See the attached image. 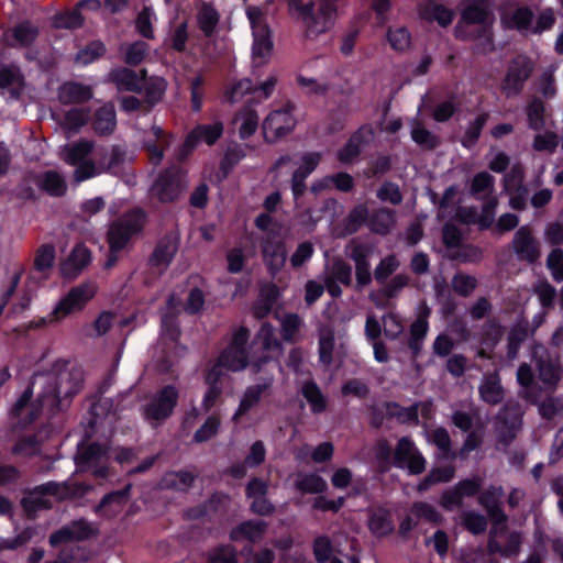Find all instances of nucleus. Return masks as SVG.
<instances>
[{
	"label": "nucleus",
	"instance_id": "nucleus-4",
	"mask_svg": "<svg viewBox=\"0 0 563 563\" xmlns=\"http://www.w3.org/2000/svg\"><path fill=\"white\" fill-rule=\"evenodd\" d=\"M493 22L494 16L487 0H467L456 33L459 36H468L476 32L477 37L489 42Z\"/></svg>",
	"mask_w": 563,
	"mask_h": 563
},
{
	"label": "nucleus",
	"instance_id": "nucleus-15",
	"mask_svg": "<svg viewBox=\"0 0 563 563\" xmlns=\"http://www.w3.org/2000/svg\"><path fill=\"white\" fill-rule=\"evenodd\" d=\"M185 186L184 174L178 169L167 170L153 186V194L163 202L174 201Z\"/></svg>",
	"mask_w": 563,
	"mask_h": 563
},
{
	"label": "nucleus",
	"instance_id": "nucleus-55",
	"mask_svg": "<svg viewBox=\"0 0 563 563\" xmlns=\"http://www.w3.org/2000/svg\"><path fill=\"white\" fill-rule=\"evenodd\" d=\"M104 52V44L100 41H93L78 52L76 62L80 65H88L101 57Z\"/></svg>",
	"mask_w": 563,
	"mask_h": 563
},
{
	"label": "nucleus",
	"instance_id": "nucleus-9",
	"mask_svg": "<svg viewBox=\"0 0 563 563\" xmlns=\"http://www.w3.org/2000/svg\"><path fill=\"white\" fill-rule=\"evenodd\" d=\"M110 459V452L108 449H103L101 445L84 444L78 449L76 455L77 466L85 471L91 470L96 477H106L108 475V468L106 464Z\"/></svg>",
	"mask_w": 563,
	"mask_h": 563
},
{
	"label": "nucleus",
	"instance_id": "nucleus-20",
	"mask_svg": "<svg viewBox=\"0 0 563 563\" xmlns=\"http://www.w3.org/2000/svg\"><path fill=\"white\" fill-rule=\"evenodd\" d=\"M223 130L224 125L220 120H216L211 123L199 124L187 136L185 146L192 148L199 143L212 145L221 137Z\"/></svg>",
	"mask_w": 563,
	"mask_h": 563
},
{
	"label": "nucleus",
	"instance_id": "nucleus-8",
	"mask_svg": "<svg viewBox=\"0 0 563 563\" xmlns=\"http://www.w3.org/2000/svg\"><path fill=\"white\" fill-rule=\"evenodd\" d=\"M96 291L97 287L92 283H85L73 287L52 311L53 321H60L73 313L81 311L95 296Z\"/></svg>",
	"mask_w": 563,
	"mask_h": 563
},
{
	"label": "nucleus",
	"instance_id": "nucleus-7",
	"mask_svg": "<svg viewBox=\"0 0 563 563\" xmlns=\"http://www.w3.org/2000/svg\"><path fill=\"white\" fill-rule=\"evenodd\" d=\"M178 401V390L174 386H165L154 394L143 408V417L151 424H157L172 416Z\"/></svg>",
	"mask_w": 563,
	"mask_h": 563
},
{
	"label": "nucleus",
	"instance_id": "nucleus-3",
	"mask_svg": "<svg viewBox=\"0 0 563 563\" xmlns=\"http://www.w3.org/2000/svg\"><path fill=\"white\" fill-rule=\"evenodd\" d=\"M144 224L145 214L141 210H133L110 225L107 234L110 255L104 264L106 268L109 269L115 264V254L129 245L131 239L142 231Z\"/></svg>",
	"mask_w": 563,
	"mask_h": 563
},
{
	"label": "nucleus",
	"instance_id": "nucleus-43",
	"mask_svg": "<svg viewBox=\"0 0 563 563\" xmlns=\"http://www.w3.org/2000/svg\"><path fill=\"white\" fill-rule=\"evenodd\" d=\"M334 332L330 328H322L319 331L318 352L321 363L329 365L333 358Z\"/></svg>",
	"mask_w": 563,
	"mask_h": 563
},
{
	"label": "nucleus",
	"instance_id": "nucleus-5",
	"mask_svg": "<svg viewBox=\"0 0 563 563\" xmlns=\"http://www.w3.org/2000/svg\"><path fill=\"white\" fill-rule=\"evenodd\" d=\"M246 15L253 31L252 62L253 67L256 68L269 58L273 43L264 10L258 7H250L246 10Z\"/></svg>",
	"mask_w": 563,
	"mask_h": 563
},
{
	"label": "nucleus",
	"instance_id": "nucleus-60",
	"mask_svg": "<svg viewBox=\"0 0 563 563\" xmlns=\"http://www.w3.org/2000/svg\"><path fill=\"white\" fill-rule=\"evenodd\" d=\"M399 266V262L394 255H389L380 261L374 271V277L378 283H384Z\"/></svg>",
	"mask_w": 563,
	"mask_h": 563
},
{
	"label": "nucleus",
	"instance_id": "nucleus-56",
	"mask_svg": "<svg viewBox=\"0 0 563 563\" xmlns=\"http://www.w3.org/2000/svg\"><path fill=\"white\" fill-rule=\"evenodd\" d=\"M194 482V475L189 472H170L167 473L163 478V484L166 487L175 488L178 490H185Z\"/></svg>",
	"mask_w": 563,
	"mask_h": 563
},
{
	"label": "nucleus",
	"instance_id": "nucleus-41",
	"mask_svg": "<svg viewBox=\"0 0 563 563\" xmlns=\"http://www.w3.org/2000/svg\"><path fill=\"white\" fill-rule=\"evenodd\" d=\"M495 179L487 172L476 174L471 181V194L477 199L492 198L494 191Z\"/></svg>",
	"mask_w": 563,
	"mask_h": 563
},
{
	"label": "nucleus",
	"instance_id": "nucleus-35",
	"mask_svg": "<svg viewBox=\"0 0 563 563\" xmlns=\"http://www.w3.org/2000/svg\"><path fill=\"white\" fill-rule=\"evenodd\" d=\"M178 250L177 241L174 238H168L159 242L156 246L153 256L152 264L158 268H165L174 258Z\"/></svg>",
	"mask_w": 563,
	"mask_h": 563
},
{
	"label": "nucleus",
	"instance_id": "nucleus-11",
	"mask_svg": "<svg viewBox=\"0 0 563 563\" xmlns=\"http://www.w3.org/2000/svg\"><path fill=\"white\" fill-rule=\"evenodd\" d=\"M295 125L296 120L292 115V107L287 104L266 117L263 122L264 136L268 142H275L277 139L289 133Z\"/></svg>",
	"mask_w": 563,
	"mask_h": 563
},
{
	"label": "nucleus",
	"instance_id": "nucleus-33",
	"mask_svg": "<svg viewBox=\"0 0 563 563\" xmlns=\"http://www.w3.org/2000/svg\"><path fill=\"white\" fill-rule=\"evenodd\" d=\"M23 274L24 266L22 264H13L8 268L7 283L3 286L2 295L0 298V316L3 312L5 305L14 294Z\"/></svg>",
	"mask_w": 563,
	"mask_h": 563
},
{
	"label": "nucleus",
	"instance_id": "nucleus-39",
	"mask_svg": "<svg viewBox=\"0 0 563 563\" xmlns=\"http://www.w3.org/2000/svg\"><path fill=\"white\" fill-rule=\"evenodd\" d=\"M256 339L261 343L263 350L271 353V357L282 354L283 345L271 324L263 323Z\"/></svg>",
	"mask_w": 563,
	"mask_h": 563
},
{
	"label": "nucleus",
	"instance_id": "nucleus-49",
	"mask_svg": "<svg viewBox=\"0 0 563 563\" xmlns=\"http://www.w3.org/2000/svg\"><path fill=\"white\" fill-rule=\"evenodd\" d=\"M303 397L309 402L314 413H320L325 409V399L320 389L313 382L306 383L301 388Z\"/></svg>",
	"mask_w": 563,
	"mask_h": 563
},
{
	"label": "nucleus",
	"instance_id": "nucleus-45",
	"mask_svg": "<svg viewBox=\"0 0 563 563\" xmlns=\"http://www.w3.org/2000/svg\"><path fill=\"white\" fill-rule=\"evenodd\" d=\"M220 378L221 372H217V366H212L206 376V383L209 385L202 402L206 410H209L216 404L218 397L221 394V388L218 386Z\"/></svg>",
	"mask_w": 563,
	"mask_h": 563
},
{
	"label": "nucleus",
	"instance_id": "nucleus-31",
	"mask_svg": "<svg viewBox=\"0 0 563 563\" xmlns=\"http://www.w3.org/2000/svg\"><path fill=\"white\" fill-rule=\"evenodd\" d=\"M481 398L490 405L499 404L504 398V390L497 374L484 377L479 385Z\"/></svg>",
	"mask_w": 563,
	"mask_h": 563
},
{
	"label": "nucleus",
	"instance_id": "nucleus-50",
	"mask_svg": "<svg viewBox=\"0 0 563 563\" xmlns=\"http://www.w3.org/2000/svg\"><path fill=\"white\" fill-rule=\"evenodd\" d=\"M89 120V113L84 109H71L65 113L62 125L70 133H77Z\"/></svg>",
	"mask_w": 563,
	"mask_h": 563
},
{
	"label": "nucleus",
	"instance_id": "nucleus-1",
	"mask_svg": "<svg viewBox=\"0 0 563 563\" xmlns=\"http://www.w3.org/2000/svg\"><path fill=\"white\" fill-rule=\"evenodd\" d=\"M84 382L82 371L68 363L51 373L35 375L33 382L14 405L13 412L24 423L32 422L41 410L53 413L63 409L78 394Z\"/></svg>",
	"mask_w": 563,
	"mask_h": 563
},
{
	"label": "nucleus",
	"instance_id": "nucleus-34",
	"mask_svg": "<svg viewBox=\"0 0 563 563\" xmlns=\"http://www.w3.org/2000/svg\"><path fill=\"white\" fill-rule=\"evenodd\" d=\"M260 117L258 114L249 106L243 108L235 118V123L238 124V130L241 139H247L258 128Z\"/></svg>",
	"mask_w": 563,
	"mask_h": 563
},
{
	"label": "nucleus",
	"instance_id": "nucleus-52",
	"mask_svg": "<svg viewBox=\"0 0 563 563\" xmlns=\"http://www.w3.org/2000/svg\"><path fill=\"white\" fill-rule=\"evenodd\" d=\"M55 262V249L53 245L45 244L37 249L34 267L37 272L45 273L49 271Z\"/></svg>",
	"mask_w": 563,
	"mask_h": 563
},
{
	"label": "nucleus",
	"instance_id": "nucleus-19",
	"mask_svg": "<svg viewBox=\"0 0 563 563\" xmlns=\"http://www.w3.org/2000/svg\"><path fill=\"white\" fill-rule=\"evenodd\" d=\"M123 151L114 146L102 154L96 163L84 165L79 170L80 178H91L117 167L123 161Z\"/></svg>",
	"mask_w": 563,
	"mask_h": 563
},
{
	"label": "nucleus",
	"instance_id": "nucleus-44",
	"mask_svg": "<svg viewBox=\"0 0 563 563\" xmlns=\"http://www.w3.org/2000/svg\"><path fill=\"white\" fill-rule=\"evenodd\" d=\"M368 527L371 531L378 537L386 536L394 529L393 522L389 519V514L384 509L372 511Z\"/></svg>",
	"mask_w": 563,
	"mask_h": 563
},
{
	"label": "nucleus",
	"instance_id": "nucleus-26",
	"mask_svg": "<svg viewBox=\"0 0 563 563\" xmlns=\"http://www.w3.org/2000/svg\"><path fill=\"white\" fill-rule=\"evenodd\" d=\"M503 496L501 487H490L479 496V504L486 509L494 525L506 521L505 514L500 510L498 501Z\"/></svg>",
	"mask_w": 563,
	"mask_h": 563
},
{
	"label": "nucleus",
	"instance_id": "nucleus-38",
	"mask_svg": "<svg viewBox=\"0 0 563 563\" xmlns=\"http://www.w3.org/2000/svg\"><path fill=\"white\" fill-rule=\"evenodd\" d=\"M533 372L529 364L522 363L517 371V382L523 387L522 397L533 404L539 400L537 386L533 385Z\"/></svg>",
	"mask_w": 563,
	"mask_h": 563
},
{
	"label": "nucleus",
	"instance_id": "nucleus-16",
	"mask_svg": "<svg viewBox=\"0 0 563 563\" xmlns=\"http://www.w3.org/2000/svg\"><path fill=\"white\" fill-rule=\"evenodd\" d=\"M93 142L88 140H80L74 144L64 146L60 150V158L71 166H76L74 177L77 181L86 180L87 178L79 177V170L84 165L96 163L89 159L88 156L93 150Z\"/></svg>",
	"mask_w": 563,
	"mask_h": 563
},
{
	"label": "nucleus",
	"instance_id": "nucleus-21",
	"mask_svg": "<svg viewBox=\"0 0 563 563\" xmlns=\"http://www.w3.org/2000/svg\"><path fill=\"white\" fill-rule=\"evenodd\" d=\"M145 77V70H141L140 74H137L125 67L113 69L109 73V80L113 82L119 90L132 92L141 91Z\"/></svg>",
	"mask_w": 563,
	"mask_h": 563
},
{
	"label": "nucleus",
	"instance_id": "nucleus-59",
	"mask_svg": "<svg viewBox=\"0 0 563 563\" xmlns=\"http://www.w3.org/2000/svg\"><path fill=\"white\" fill-rule=\"evenodd\" d=\"M154 20H155V13L148 7H145L139 13L137 19H136V29L142 36H144L146 38L153 37L152 23Z\"/></svg>",
	"mask_w": 563,
	"mask_h": 563
},
{
	"label": "nucleus",
	"instance_id": "nucleus-40",
	"mask_svg": "<svg viewBox=\"0 0 563 563\" xmlns=\"http://www.w3.org/2000/svg\"><path fill=\"white\" fill-rule=\"evenodd\" d=\"M511 177L518 178L519 180H521V178H522L521 167H519V166L512 167L510 174H508L506 176L505 190L510 195L509 206L515 210H522L526 207L527 190L523 187L519 186L515 191H512L510 188V185H509Z\"/></svg>",
	"mask_w": 563,
	"mask_h": 563
},
{
	"label": "nucleus",
	"instance_id": "nucleus-36",
	"mask_svg": "<svg viewBox=\"0 0 563 563\" xmlns=\"http://www.w3.org/2000/svg\"><path fill=\"white\" fill-rule=\"evenodd\" d=\"M295 486L303 494H320L327 490V482L316 473H299Z\"/></svg>",
	"mask_w": 563,
	"mask_h": 563
},
{
	"label": "nucleus",
	"instance_id": "nucleus-63",
	"mask_svg": "<svg viewBox=\"0 0 563 563\" xmlns=\"http://www.w3.org/2000/svg\"><path fill=\"white\" fill-rule=\"evenodd\" d=\"M411 137L417 144L424 148H434L438 145L437 137L419 123L412 128Z\"/></svg>",
	"mask_w": 563,
	"mask_h": 563
},
{
	"label": "nucleus",
	"instance_id": "nucleus-58",
	"mask_svg": "<svg viewBox=\"0 0 563 563\" xmlns=\"http://www.w3.org/2000/svg\"><path fill=\"white\" fill-rule=\"evenodd\" d=\"M296 80L300 89L307 95L324 96L328 91V86L314 78L298 75Z\"/></svg>",
	"mask_w": 563,
	"mask_h": 563
},
{
	"label": "nucleus",
	"instance_id": "nucleus-17",
	"mask_svg": "<svg viewBox=\"0 0 563 563\" xmlns=\"http://www.w3.org/2000/svg\"><path fill=\"white\" fill-rule=\"evenodd\" d=\"M274 376L265 377L263 383L251 385L243 391L239 406L232 416L234 422H239L242 417L246 416L261 401L262 396L271 388Z\"/></svg>",
	"mask_w": 563,
	"mask_h": 563
},
{
	"label": "nucleus",
	"instance_id": "nucleus-37",
	"mask_svg": "<svg viewBox=\"0 0 563 563\" xmlns=\"http://www.w3.org/2000/svg\"><path fill=\"white\" fill-rule=\"evenodd\" d=\"M23 87V77L20 69L14 66H3L0 69V88L8 89L13 97H18Z\"/></svg>",
	"mask_w": 563,
	"mask_h": 563
},
{
	"label": "nucleus",
	"instance_id": "nucleus-6",
	"mask_svg": "<svg viewBox=\"0 0 563 563\" xmlns=\"http://www.w3.org/2000/svg\"><path fill=\"white\" fill-rule=\"evenodd\" d=\"M531 356L536 366L537 377L542 384L543 389L549 393L556 390L563 375L560 361L552 357L548 350L541 344L532 346Z\"/></svg>",
	"mask_w": 563,
	"mask_h": 563
},
{
	"label": "nucleus",
	"instance_id": "nucleus-29",
	"mask_svg": "<svg viewBox=\"0 0 563 563\" xmlns=\"http://www.w3.org/2000/svg\"><path fill=\"white\" fill-rule=\"evenodd\" d=\"M151 134L154 140L146 141V148L148 152L150 159L153 164L157 165L163 159L164 150L169 146V135H167L163 129L158 125L151 128Z\"/></svg>",
	"mask_w": 563,
	"mask_h": 563
},
{
	"label": "nucleus",
	"instance_id": "nucleus-14",
	"mask_svg": "<svg viewBox=\"0 0 563 563\" xmlns=\"http://www.w3.org/2000/svg\"><path fill=\"white\" fill-rule=\"evenodd\" d=\"M322 158L321 153L307 152L299 156L291 177V191L295 198L300 197L306 189L307 177L314 172Z\"/></svg>",
	"mask_w": 563,
	"mask_h": 563
},
{
	"label": "nucleus",
	"instance_id": "nucleus-30",
	"mask_svg": "<svg viewBox=\"0 0 563 563\" xmlns=\"http://www.w3.org/2000/svg\"><path fill=\"white\" fill-rule=\"evenodd\" d=\"M36 185L51 196H63L67 186L65 178L55 170H47L35 178Z\"/></svg>",
	"mask_w": 563,
	"mask_h": 563
},
{
	"label": "nucleus",
	"instance_id": "nucleus-46",
	"mask_svg": "<svg viewBox=\"0 0 563 563\" xmlns=\"http://www.w3.org/2000/svg\"><path fill=\"white\" fill-rule=\"evenodd\" d=\"M253 76L256 78V81L253 82V98L260 101L269 98L277 85L278 76L275 73H271L263 80H257L258 76L255 70H253Z\"/></svg>",
	"mask_w": 563,
	"mask_h": 563
},
{
	"label": "nucleus",
	"instance_id": "nucleus-28",
	"mask_svg": "<svg viewBox=\"0 0 563 563\" xmlns=\"http://www.w3.org/2000/svg\"><path fill=\"white\" fill-rule=\"evenodd\" d=\"M246 365L247 361L245 350H234L227 347L213 366H217V372H221L222 376L223 369L238 372L245 368Z\"/></svg>",
	"mask_w": 563,
	"mask_h": 563
},
{
	"label": "nucleus",
	"instance_id": "nucleus-51",
	"mask_svg": "<svg viewBox=\"0 0 563 563\" xmlns=\"http://www.w3.org/2000/svg\"><path fill=\"white\" fill-rule=\"evenodd\" d=\"M324 277L331 278L332 280L341 283L343 285H350L352 279V268L345 262L336 260L325 271Z\"/></svg>",
	"mask_w": 563,
	"mask_h": 563
},
{
	"label": "nucleus",
	"instance_id": "nucleus-64",
	"mask_svg": "<svg viewBox=\"0 0 563 563\" xmlns=\"http://www.w3.org/2000/svg\"><path fill=\"white\" fill-rule=\"evenodd\" d=\"M547 265L556 282L563 280V252L560 249L549 254Z\"/></svg>",
	"mask_w": 563,
	"mask_h": 563
},
{
	"label": "nucleus",
	"instance_id": "nucleus-2",
	"mask_svg": "<svg viewBox=\"0 0 563 563\" xmlns=\"http://www.w3.org/2000/svg\"><path fill=\"white\" fill-rule=\"evenodd\" d=\"M291 5L307 38L312 40L327 33L334 24L336 7L331 1L292 0Z\"/></svg>",
	"mask_w": 563,
	"mask_h": 563
},
{
	"label": "nucleus",
	"instance_id": "nucleus-62",
	"mask_svg": "<svg viewBox=\"0 0 563 563\" xmlns=\"http://www.w3.org/2000/svg\"><path fill=\"white\" fill-rule=\"evenodd\" d=\"M253 82L251 79H242L235 82L225 91V98L229 102L234 103L241 100L246 93L252 95Z\"/></svg>",
	"mask_w": 563,
	"mask_h": 563
},
{
	"label": "nucleus",
	"instance_id": "nucleus-47",
	"mask_svg": "<svg viewBox=\"0 0 563 563\" xmlns=\"http://www.w3.org/2000/svg\"><path fill=\"white\" fill-rule=\"evenodd\" d=\"M395 225V213L389 209H380L369 220L371 229L379 234L388 233Z\"/></svg>",
	"mask_w": 563,
	"mask_h": 563
},
{
	"label": "nucleus",
	"instance_id": "nucleus-12",
	"mask_svg": "<svg viewBox=\"0 0 563 563\" xmlns=\"http://www.w3.org/2000/svg\"><path fill=\"white\" fill-rule=\"evenodd\" d=\"M532 71V65L526 57L515 58L508 67L505 79L501 84V91L507 97H515L523 88L526 80Z\"/></svg>",
	"mask_w": 563,
	"mask_h": 563
},
{
	"label": "nucleus",
	"instance_id": "nucleus-22",
	"mask_svg": "<svg viewBox=\"0 0 563 563\" xmlns=\"http://www.w3.org/2000/svg\"><path fill=\"white\" fill-rule=\"evenodd\" d=\"M263 257L269 272L274 275L278 273L286 262V250L282 241L267 239L263 246Z\"/></svg>",
	"mask_w": 563,
	"mask_h": 563
},
{
	"label": "nucleus",
	"instance_id": "nucleus-13",
	"mask_svg": "<svg viewBox=\"0 0 563 563\" xmlns=\"http://www.w3.org/2000/svg\"><path fill=\"white\" fill-rule=\"evenodd\" d=\"M521 544V536L518 532H509L503 523L493 526L489 533L488 548L493 553H499L504 556L516 555Z\"/></svg>",
	"mask_w": 563,
	"mask_h": 563
},
{
	"label": "nucleus",
	"instance_id": "nucleus-10",
	"mask_svg": "<svg viewBox=\"0 0 563 563\" xmlns=\"http://www.w3.org/2000/svg\"><path fill=\"white\" fill-rule=\"evenodd\" d=\"M394 464L416 475L421 474L426 470L427 462L413 441L404 437L398 441L395 448Z\"/></svg>",
	"mask_w": 563,
	"mask_h": 563
},
{
	"label": "nucleus",
	"instance_id": "nucleus-61",
	"mask_svg": "<svg viewBox=\"0 0 563 563\" xmlns=\"http://www.w3.org/2000/svg\"><path fill=\"white\" fill-rule=\"evenodd\" d=\"M301 327V320L297 314H287L282 319L283 338L287 342H292Z\"/></svg>",
	"mask_w": 563,
	"mask_h": 563
},
{
	"label": "nucleus",
	"instance_id": "nucleus-48",
	"mask_svg": "<svg viewBox=\"0 0 563 563\" xmlns=\"http://www.w3.org/2000/svg\"><path fill=\"white\" fill-rule=\"evenodd\" d=\"M143 86L146 102L155 104L162 100L167 88V82L164 78L154 76L148 78L145 82L143 81Z\"/></svg>",
	"mask_w": 563,
	"mask_h": 563
},
{
	"label": "nucleus",
	"instance_id": "nucleus-54",
	"mask_svg": "<svg viewBox=\"0 0 563 563\" xmlns=\"http://www.w3.org/2000/svg\"><path fill=\"white\" fill-rule=\"evenodd\" d=\"M219 21L217 11L210 5L203 4L198 12V24L200 30L206 34L210 35Z\"/></svg>",
	"mask_w": 563,
	"mask_h": 563
},
{
	"label": "nucleus",
	"instance_id": "nucleus-25",
	"mask_svg": "<svg viewBox=\"0 0 563 563\" xmlns=\"http://www.w3.org/2000/svg\"><path fill=\"white\" fill-rule=\"evenodd\" d=\"M92 90L89 86L68 81L59 87L58 98L63 103H82L92 98Z\"/></svg>",
	"mask_w": 563,
	"mask_h": 563
},
{
	"label": "nucleus",
	"instance_id": "nucleus-53",
	"mask_svg": "<svg viewBox=\"0 0 563 563\" xmlns=\"http://www.w3.org/2000/svg\"><path fill=\"white\" fill-rule=\"evenodd\" d=\"M529 128L539 131L544 128V104L539 99H533L527 107Z\"/></svg>",
	"mask_w": 563,
	"mask_h": 563
},
{
	"label": "nucleus",
	"instance_id": "nucleus-32",
	"mask_svg": "<svg viewBox=\"0 0 563 563\" xmlns=\"http://www.w3.org/2000/svg\"><path fill=\"white\" fill-rule=\"evenodd\" d=\"M130 489L131 487L126 486L122 490H118L104 496L98 506L97 511H103V514L109 517L119 514L128 501Z\"/></svg>",
	"mask_w": 563,
	"mask_h": 563
},
{
	"label": "nucleus",
	"instance_id": "nucleus-23",
	"mask_svg": "<svg viewBox=\"0 0 563 563\" xmlns=\"http://www.w3.org/2000/svg\"><path fill=\"white\" fill-rule=\"evenodd\" d=\"M90 262L89 250L79 244L74 247L67 261L62 264L60 272L66 277H76Z\"/></svg>",
	"mask_w": 563,
	"mask_h": 563
},
{
	"label": "nucleus",
	"instance_id": "nucleus-57",
	"mask_svg": "<svg viewBox=\"0 0 563 563\" xmlns=\"http://www.w3.org/2000/svg\"><path fill=\"white\" fill-rule=\"evenodd\" d=\"M124 60L130 65H139L142 63L148 52V45L145 42L137 41L126 45L124 48Z\"/></svg>",
	"mask_w": 563,
	"mask_h": 563
},
{
	"label": "nucleus",
	"instance_id": "nucleus-42",
	"mask_svg": "<svg viewBox=\"0 0 563 563\" xmlns=\"http://www.w3.org/2000/svg\"><path fill=\"white\" fill-rule=\"evenodd\" d=\"M367 134L368 131L366 129H361L352 135L345 146L339 152V159L343 163H349L361 153L362 145Z\"/></svg>",
	"mask_w": 563,
	"mask_h": 563
},
{
	"label": "nucleus",
	"instance_id": "nucleus-24",
	"mask_svg": "<svg viewBox=\"0 0 563 563\" xmlns=\"http://www.w3.org/2000/svg\"><path fill=\"white\" fill-rule=\"evenodd\" d=\"M267 525L260 520H249L240 523L230 533L233 541L247 540L250 542H258L265 534Z\"/></svg>",
	"mask_w": 563,
	"mask_h": 563
},
{
	"label": "nucleus",
	"instance_id": "nucleus-27",
	"mask_svg": "<svg viewBox=\"0 0 563 563\" xmlns=\"http://www.w3.org/2000/svg\"><path fill=\"white\" fill-rule=\"evenodd\" d=\"M117 126V115L113 104L106 103L93 115L92 128L97 134H111Z\"/></svg>",
	"mask_w": 563,
	"mask_h": 563
},
{
	"label": "nucleus",
	"instance_id": "nucleus-18",
	"mask_svg": "<svg viewBox=\"0 0 563 563\" xmlns=\"http://www.w3.org/2000/svg\"><path fill=\"white\" fill-rule=\"evenodd\" d=\"M512 247L520 260L533 263L540 256L539 244L528 225L521 227L514 236Z\"/></svg>",
	"mask_w": 563,
	"mask_h": 563
}]
</instances>
